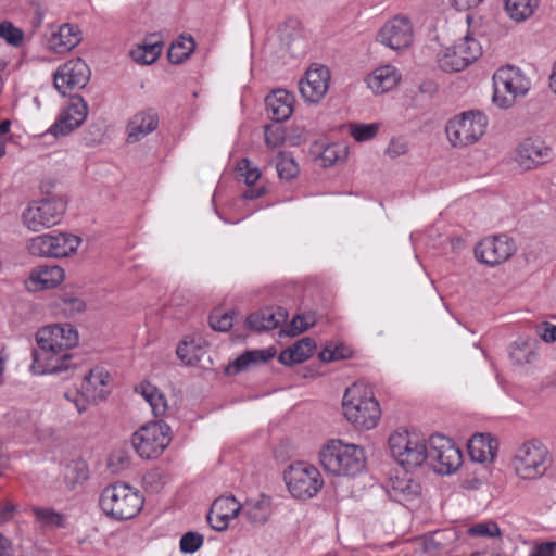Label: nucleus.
<instances>
[{
    "label": "nucleus",
    "mask_w": 556,
    "mask_h": 556,
    "mask_svg": "<svg viewBox=\"0 0 556 556\" xmlns=\"http://www.w3.org/2000/svg\"><path fill=\"white\" fill-rule=\"evenodd\" d=\"M38 349L30 366L35 375L68 371L70 354L66 351L78 343V332L70 324H54L41 328L36 336Z\"/></svg>",
    "instance_id": "nucleus-1"
},
{
    "label": "nucleus",
    "mask_w": 556,
    "mask_h": 556,
    "mask_svg": "<svg viewBox=\"0 0 556 556\" xmlns=\"http://www.w3.org/2000/svg\"><path fill=\"white\" fill-rule=\"evenodd\" d=\"M342 406L344 416L357 429L375 428L381 417V409L366 384H351L345 389Z\"/></svg>",
    "instance_id": "nucleus-2"
},
{
    "label": "nucleus",
    "mask_w": 556,
    "mask_h": 556,
    "mask_svg": "<svg viewBox=\"0 0 556 556\" xmlns=\"http://www.w3.org/2000/svg\"><path fill=\"white\" fill-rule=\"evenodd\" d=\"M324 469L334 476H355L365 467L364 450L342 440H330L319 452Z\"/></svg>",
    "instance_id": "nucleus-3"
},
{
    "label": "nucleus",
    "mask_w": 556,
    "mask_h": 556,
    "mask_svg": "<svg viewBox=\"0 0 556 556\" xmlns=\"http://www.w3.org/2000/svg\"><path fill=\"white\" fill-rule=\"evenodd\" d=\"M551 465L552 455L548 447L536 438L521 442L511 458L513 469L516 476L522 480L542 478Z\"/></svg>",
    "instance_id": "nucleus-4"
},
{
    "label": "nucleus",
    "mask_w": 556,
    "mask_h": 556,
    "mask_svg": "<svg viewBox=\"0 0 556 556\" xmlns=\"http://www.w3.org/2000/svg\"><path fill=\"white\" fill-rule=\"evenodd\" d=\"M143 497L130 485L116 482L103 489L99 504L102 511L115 520H128L143 507Z\"/></svg>",
    "instance_id": "nucleus-5"
},
{
    "label": "nucleus",
    "mask_w": 556,
    "mask_h": 556,
    "mask_svg": "<svg viewBox=\"0 0 556 556\" xmlns=\"http://www.w3.org/2000/svg\"><path fill=\"white\" fill-rule=\"evenodd\" d=\"M488 124V116L483 112L469 110L451 118L445 126V132L453 147L466 148L484 136Z\"/></svg>",
    "instance_id": "nucleus-6"
},
{
    "label": "nucleus",
    "mask_w": 556,
    "mask_h": 556,
    "mask_svg": "<svg viewBox=\"0 0 556 556\" xmlns=\"http://www.w3.org/2000/svg\"><path fill=\"white\" fill-rule=\"evenodd\" d=\"M493 102L501 109L511 108L517 98L523 97L531 88L530 79L514 65L500 67L493 74Z\"/></svg>",
    "instance_id": "nucleus-7"
},
{
    "label": "nucleus",
    "mask_w": 556,
    "mask_h": 556,
    "mask_svg": "<svg viewBox=\"0 0 556 556\" xmlns=\"http://www.w3.org/2000/svg\"><path fill=\"white\" fill-rule=\"evenodd\" d=\"M389 447L396 462L415 468L427 459V441L417 432L400 428L389 437Z\"/></svg>",
    "instance_id": "nucleus-8"
},
{
    "label": "nucleus",
    "mask_w": 556,
    "mask_h": 556,
    "mask_svg": "<svg viewBox=\"0 0 556 556\" xmlns=\"http://www.w3.org/2000/svg\"><path fill=\"white\" fill-rule=\"evenodd\" d=\"M283 479L290 494L302 501L316 496L324 485L319 470L306 462L291 464L286 469Z\"/></svg>",
    "instance_id": "nucleus-9"
},
{
    "label": "nucleus",
    "mask_w": 556,
    "mask_h": 556,
    "mask_svg": "<svg viewBox=\"0 0 556 556\" xmlns=\"http://www.w3.org/2000/svg\"><path fill=\"white\" fill-rule=\"evenodd\" d=\"M81 239L67 232L45 233L27 242V250L34 256L62 258L76 253Z\"/></svg>",
    "instance_id": "nucleus-10"
},
{
    "label": "nucleus",
    "mask_w": 556,
    "mask_h": 556,
    "mask_svg": "<svg viewBox=\"0 0 556 556\" xmlns=\"http://www.w3.org/2000/svg\"><path fill=\"white\" fill-rule=\"evenodd\" d=\"M66 210L60 198L43 199L30 203L22 214L23 225L30 231L39 232L58 225Z\"/></svg>",
    "instance_id": "nucleus-11"
},
{
    "label": "nucleus",
    "mask_w": 556,
    "mask_h": 556,
    "mask_svg": "<svg viewBox=\"0 0 556 556\" xmlns=\"http://www.w3.org/2000/svg\"><path fill=\"white\" fill-rule=\"evenodd\" d=\"M440 475L455 472L463 463V455L456 444L443 434H433L427 443V459Z\"/></svg>",
    "instance_id": "nucleus-12"
},
{
    "label": "nucleus",
    "mask_w": 556,
    "mask_h": 556,
    "mask_svg": "<svg viewBox=\"0 0 556 556\" xmlns=\"http://www.w3.org/2000/svg\"><path fill=\"white\" fill-rule=\"evenodd\" d=\"M482 54L481 45L469 34L437 55L439 67L447 73L460 72Z\"/></svg>",
    "instance_id": "nucleus-13"
},
{
    "label": "nucleus",
    "mask_w": 556,
    "mask_h": 556,
    "mask_svg": "<svg viewBox=\"0 0 556 556\" xmlns=\"http://www.w3.org/2000/svg\"><path fill=\"white\" fill-rule=\"evenodd\" d=\"M169 442V426L162 420L142 426L132 435V446L146 459L156 458Z\"/></svg>",
    "instance_id": "nucleus-14"
},
{
    "label": "nucleus",
    "mask_w": 556,
    "mask_h": 556,
    "mask_svg": "<svg viewBox=\"0 0 556 556\" xmlns=\"http://www.w3.org/2000/svg\"><path fill=\"white\" fill-rule=\"evenodd\" d=\"M90 70L81 59H73L60 65L53 75L55 89L62 94L83 89L89 81Z\"/></svg>",
    "instance_id": "nucleus-15"
},
{
    "label": "nucleus",
    "mask_w": 556,
    "mask_h": 556,
    "mask_svg": "<svg viewBox=\"0 0 556 556\" xmlns=\"http://www.w3.org/2000/svg\"><path fill=\"white\" fill-rule=\"evenodd\" d=\"M515 252V242L506 235L486 237L475 248L477 260L491 267L505 263Z\"/></svg>",
    "instance_id": "nucleus-16"
},
{
    "label": "nucleus",
    "mask_w": 556,
    "mask_h": 556,
    "mask_svg": "<svg viewBox=\"0 0 556 556\" xmlns=\"http://www.w3.org/2000/svg\"><path fill=\"white\" fill-rule=\"evenodd\" d=\"M554 159L552 147L540 138H526L517 149L515 160L519 167L531 170L549 163Z\"/></svg>",
    "instance_id": "nucleus-17"
},
{
    "label": "nucleus",
    "mask_w": 556,
    "mask_h": 556,
    "mask_svg": "<svg viewBox=\"0 0 556 556\" xmlns=\"http://www.w3.org/2000/svg\"><path fill=\"white\" fill-rule=\"evenodd\" d=\"M414 33L409 18L395 16L388 21L379 30L377 40L392 50L399 51L413 43Z\"/></svg>",
    "instance_id": "nucleus-18"
},
{
    "label": "nucleus",
    "mask_w": 556,
    "mask_h": 556,
    "mask_svg": "<svg viewBox=\"0 0 556 556\" xmlns=\"http://www.w3.org/2000/svg\"><path fill=\"white\" fill-rule=\"evenodd\" d=\"M87 115L88 105L86 101L80 96H74L50 127L49 132L55 137L67 136L85 122Z\"/></svg>",
    "instance_id": "nucleus-19"
},
{
    "label": "nucleus",
    "mask_w": 556,
    "mask_h": 556,
    "mask_svg": "<svg viewBox=\"0 0 556 556\" xmlns=\"http://www.w3.org/2000/svg\"><path fill=\"white\" fill-rule=\"evenodd\" d=\"M330 71L325 65L313 64L299 81L302 98L308 103H318L329 89Z\"/></svg>",
    "instance_id": "nucleus-20"
},
{
    "label": "nucleus",
    "mask_w": 556,
    "mask_h": 556,
    "mask_svg": "<svg viewBox=\"0 0 556 556\" xmlns=\"http://www.w3.org/2000/svg\"><path fill=\"white\" fill-rule=\"evenodd\" d=\"M240 511L241 505L233 496H220L213 502L207 521L214 530L224 531Z\"/></svg>",
    "instance_id": "nucleus-21"
},
{
    "label": "nucleus",
    "mask_w": 556,
    "mask_h": 556,
    "mask_svg": "<svg viewBox=\"0 0 556 556\" xmlns=\"http://www.w3.org/2000/svg\"><path fill=\"white\" fill-rule=\"evenodd\" d=\"M105 384H79L64 393V396L74 403L78 413L85 412L89 405L104 401L110 393Z\"/></svg>",
    "instance_id": "nucleus-22"
},
{
    "label": "nucleus",
    "mask_w": 556,
    "mask_h": 556,
    "mask_svg": "<svg viewBox=\"0 0 556 556\" xmlns=\"http://www.w3.org/2000/svg\"><path fill=\"white\" fill-rule=\"evenodd\" d=\"M81 41V33L73 24H63L52 31L47 41V47L54 53H66Z\"/></svg>",
    "instance_id": "nucleus-23"
},
{
    "label": "nucleus",
    "mask_w": 556,
    "mask_h": 556,
    "mask_svg": "<svg viewBox=\"0 0 556 556\" xmlns=\"http://www.w3.org/2000/svg\"><path fill=\"white\" fill-rule=\"evenodd\" d=\"M294 97L285 89H278L265 99L268 116L277 122H285L290 118L293 113Z\"/></svg>",
    "instance_id": "nucleus-24"
},
{
    "label": "nucleus",
    "mask_w": 556,
    "mask_h": 556,
    "mask_svg": "<svg viewBox=\"0 0 556 556\" xmlns=\"http://www.w3.org/2000/svg\"><path fill=\"white\" fill-rule=\"evenodd\" d=\"M420 493V484L413 480L407 473L392 478L390 486L388 488L390 498L403 505L417 500Z\"/></svg>",
    "instance_id": "nucleus-25"
},
{
    "label": "nucleus",
    "mask_w": 556,
    "mask_h": 556,
    "mask_svg": "<svg viewBox=\"0 0 556 556\" xmlns=\"http://www.w3.org/2000/svg\"><path fill=\"white\" fill-rule=\"evenodd\" d=\"M468 454L473 462H492L497 453V440L490 433H476L467 444Z\"/></svg>",
    "instance_id": "nucleus-26"
},
{
    "label": "nucleus",
    "mask_w": 556,
    "mask_h": 556,
    "mask_svg": "<svg viewBox=\"0 0 556 556\" xmlns=\"http://www.w3.org/2000/svg\"><path fill=\"white\" fill-rule=\"evenodd\" d=\"M400 80L401 75L392 65L379 66L366 77L367 87L376 94L391 91Z\"/></svg>",
    "instance_id": "nucleus-27"
},
{
    "label": "nucleus",
    "mask_w": 556,
    "mask_h": 556,
    "mask_svg": "<svg viewBox=\"0 0 556 556\" xmlns=\"http://www.w3.org/2000/svg\"><path fill=\"white\" fill-rule=\"evenodd\" d=\"M288 314L286 309L277 307L276 309L266 307L253 313L247 318V326L255 331H269L276 329L286 321Z\"/></svg>",
    "instance_id": "nucleus-28"
},
{
    "label": "nucleus",
    "mask_w": 556,
    "mask_h": 556,
    "mask_svg": "<svg viewBox=\"0 0 556 556\" xmlns=\"http://www.w3.org/2000/svg\"><path fill=\"white\" fill-rule=\"evenodd\" d=\"M509 358L511 364L519 368L534 364L539 358L536 340L517 339L509 346Z\"/></svg>",
    "instance_id": "nucleus-29"
},
{
    "label": "nucleus",
    "mask_w": 556,
    "mask_h": 556,
    "mask_svg": "<svg viewBox=\"0 0 556 556\" xmlns=\"http://www.w3.org/2000/svg\"><path fill=\"white\" fill-rule=\"evenodd\" d=\"M275 354L276 350L274 348L247 351L226 367V374L232 376L245 371L253 366L266 363L268 359L273 358Z\"/></svg>",
    "instance_id": "nucleus-30"
},
{
    "label": "nucleus",
    "mask_w": 556,
    "mask_h": 556,
    "mask_svg": "<svg viewBox=\"0 0 556 556\" xmlns=\"http://www.w3.org/2000/svg\"><path fill=\"white\" fill-rule=\"evenodd\" d=\"M159 125L157 115L153 112H141L136 114L128 123V142L140 141L143 137L151 134Z\"/></svg>",
    "instance_id": "nucleus-31"
},
{
    "label": "nucleus",
    "mask_w": 556,
    "mask_h": 556,
    "mask_svg": "<svg viewBox=\"0 0 556 556\" xmlns=\"http://www.w3.org/2000/svg\"><path fill=\"white\" fill-rule=\"evenodd\" d=\"M65 277L64 269L58 265H45L35 267L29 280L39 289H52L59 286Z\"/></svg>",
    "instance_id": "nucleus-32"
},
{
    "label": "nucleus",
    "mask_w": 556,
    "mask_h": 556,
    "mask_svg": "<svg viewBox=\"0 0 556 556\" xmlns=\"http://www.w3.org/2000/svg\"><path fill=\"white\" fill-rule=\"evenodd\" d=\"M316 349V344L311 338H303L294 343L292 346L283 350L278 359L281 364L290 366L298 363H303L309 358Z\"/></svg>",
    "instance_id": "nucleus-33"
},
{
    "label": "nucleus",
    "mask_w": 556,
    "mask_h": 556,
    "mask_svg": "<svg viewBox=\"0 0 556 556\" xmlns=\"http://www.w3.org/2000/svg\"><path fill=\"white\" fill-rule=\"evenodd\" d=\"M135 391L146 400L155 416H163L166 413V395L156 384H135Z\"/></svg>",
    "instance_id": "nucleus-34"
},
{
    "label": "nucleus",
    "mask_w": 556,
    "mask_h": 556,
    "mask_svg": "<svg viewBox=\"0 0 556 556\" xmlns=\"http://www.w3.org/2000/svg\"><path fill=\"white\" fill-rule=\"evenodd\" d=\"M241 510L249 522L254 526H262L268 520L271 514L270 501L265 496L257 500H250L244 506H241Z\"/></svg>",
    "instance_id": "nucleus-35"
},
{
    "label": "nucleus",
    "mask_w": 556,
    "mask_h": 556,
    "mask_svg": "<svg viewBox=\"0 0 556 556\" xmlns=\"http://www.w3.org/2000/svg\"><path fill=\"white\" fill-rule=\"evenodd\" d=\"M153 38L154 36L146 38L141 45L130 51V56L136 63L149 65L159 59L162 52V42Z\"/></svg>",
    "instance_id": "nucleus-36"
},
{
    "label": "nucleus",
    "mask_w": 556,
    "mask_h": 556,
    "mask_svg": "<svg viewBox=\"0 0 556 556\" xmlns=\"http://www.w3.org/2000/svg\"><path fill=\"white\" fill-rule=\"evenodd\" d=\"M35 521L41 529L65 528L67 518L64 514L50 507H31Z\"/></svg>",
    "instance_id": "nucleus-37"
},
{
    "label": "nucleus",
    "mask_w": 556,
    "mask_h": 556,
    "mask_svg": "<svg viewBox=\"0 0 556 556\" xmlns=\"http://www.w3.org/2000/svg\"><path fill=\"white\" fill-rule=\"evenodd\" d=\"M539 4L540 0H506L505 9L511 20L523 22L534 14Z\"/></svg>",
    "instance_id": "nucleus-38"
},
{
    "label": "nucleus",
    "mask_w": 556,
    "mask_h": 556,
    "mask_svg": "<svg viewBox=\"0 0 556 556\" xmlns=\"http://www.w3.org/2000/svg\"><path fill=\"white\" fill-rule=\"evenodd\" d=\"M194 48L195 42L191 36H181L169 47L168 60L173 64H180L191 55Z\"/></svg>",
    "instance_id": "nucleus-39"
},
{
    "label": "nucleus",
    "mask_w": 556,
    "mask_h": 556,
    "mask_svg": "<svg viewBox=\"0 0 556 556\" xmlns=\"http://www.w3.org/2000/svg\"><path fill=\"white\" fill-rule=\"evenodd\" d=\"M88 479V468L83 460H72L64 470V480L70 486H74Z\"/></svg>",
    "instance_id": "nucleus-40"
},
{
    "label": "nucleus",
    "mask_w": 556,
    "mask_h": 556,
    "mask_svg": "<svg viewBox=\"0 0 556 556\" xmlns=\"http://www.w3.org/2000/svg\"><path fill=\"white\" fill-rule=\"evenodd\" d=\"M468 535L482 539H498L502 531L495 521H482L472 525L467 530Z\"/></svg>",
    "instance_id": "nucleus-41"
},
{
    "label": "nucleus",
    "mask_w": 556,
    "mask_h": 556,
    "mask_svg": "<svg viewBox=\"0 0 556 556\" xmlns=\"http://www.w3.org/2000/svg\"><path fill=\"white\" fill-rule=\"evenodd\" d=\"M348 128L349 134L354 138L355 141L365 142L377 136L380 125L378 123H351L349 124Z\"/></svg>",
    "instance_id": "nucleus-42"
},
{
    "label": "nucleus",
    "mask_w": 556,
    "mask_h": 556,
    "mask_svg": "<svg viewBox=\"0 0 556 556\" xmlns=\"http://www.w3.org/2000/svg\"><path fill=\"white\" fill-rule=\"evenodd\" d=\"M352 351L344 344L327 343L319 353V358L324 363L340 361L350 357Z\"/></svg>",
    "instance_id": "nucleus-43"
},
{
    "label": "nucleus",
    "mask_w": 556,
    "mask_h": 556,
    "mask_svg": "<svg viewBox=\"0 0 556 556\" xmlns=\"http://www.w3.org/2000/svg\"><path fill=\"white\" fill-rule=\"evenodd\" d=\"M0 38L12 47H20L24 40V31L10 21L0 23Z\"/></svg>",
    "instance_id": "nucleus-44"
},
{
    "label": "nucleus",
    "mask_w": 556,
    "mask_h": 556,
    "mask_svg": "<svg viewBox=\"0 0 556 556\" xmlns=\"http://www.w3.org/2000/svg\"><path fill=\"white\" fill-rule=\"evenodd\" d=\"M237 169L240 176L244 178V182L248 186H253L261 177V170L256 166H253L248 159L239 161Z\"/></svg>",
    "instance_id": "nucleus-45"
},
{
    "label": "nucleus",
    "mask_w": 556,
    "mask_h": 556,
    "mask_svg": "<svg viewBox=\"0 0 556 556\" xmlns=\"http://www.w3.org/2000/svg\"><path fill=\"white\" fill-rule=\"evenodd\" d=\"M204 538L197 532H187L180 539V549L182 553L192 554L201 548Z\"/></svg>",
    "instance_id": "nucleus-46"
},
{
    "label": "nucleus",
    "mask_w": 556,
    "mask_h": 556,
    "mask_svg": "<svg viewBox=\"0 0 556 556\" xmlns=\"http://www.w3.org/2000/svg\"><path fill=\"white\" fill-rule=\"evenodd\" d=\"M280 178L290 180L299 173V166L292 157L281 156L276 165Z\"/></svg>",
    "instance_id": "nucleus-47"
},
{
    "label": "nucleus",
    "mask_w": 556,
    "mask_h": 556,
    "mask_svg": "<svg viewBox=\"0 0 556 556\" xmlns=\"http://www.w3.org/2000/svg\"><path fill=\"white\" fill-rule=\"evenodd\" d=\"M233 325V317L229 312H213L210 315V326L216 331L226 332Z\"/></svg>",
    "instance_id": "nucleus-48"
},
{
    "label": "nucleus",
    "mask_w": 556,
    "mask_h": 556,
    "mask_svg": "<svg viewBox=\"0 0 556 556\" xmlns=\"http://www.w3.org/2000/svg\"><path fill=\"white\" fill-rule=\"evenodd\" d=\"M409 150L408 142L404 138H392L384 150V154L390 159H396L405 155Z\"/></svg>",
    "instance_id": "nucleus-49"
},
{
    "label": "nucleus",
    "mask_w": 556,
    "mask_h": 556,
    "mask_svg": "<svg viewBox=\"0 0 556 556\" xmlns=\"http://www.w3.org/2000/svg\"><path fill=\"white\" fill-rule=\"evenodd\" d=\"M84 382H90V380H96L97 382H106L108 380L113 379L112 374L104 365H98L88 371H86L83 376Z\"/></svg>",
    "instance_id": "nucleus-50"
},
{
    "label": "nucleus",
    "mask_w": 556,
    "mask_h": 556,
    "mask_svg": "<svg viewBox=\"0 0 556 556\" xmlns=\"http://www.w3.org/2000/svg\"><path fill=\"white\" fill-rule=\"evenodd\" d=\"M315 324V317H309V321H305V316L298 315L295 316L288 330L287 334L291 337H295L300 334L301 332L307 330L309 327L314 326Z\"/></svg>",
    "instance_id": "nucleus-51"
},
{
    "label": "nucleus",
    "mask_w": 556,
    "mask_h": 556,
    "mask_svg": "<svg viewBox=\"0 0 556 556\" xmlns=\"http://www.w3.org/2000/svg\"><path fill=\"white\" fill-rule=\"evenodd\" d=\"M536 334L545 342H556V325L543 321L536 326Z\"/></svg>",
    "instance_id": "nucleus-52"
},
{
    "label": "nucleus",
    "mask_w": 556,
    "mask_h": 556,
    "mask_svg": "<svg viewBox=\"0 0 556 556\" xmlns=\"http://www.w3.org/2000/svg\"><path fill=\"white\" fill-rule=\"evenodd\" d=\"M63 309L70 315L81 313L86 305L79 298H64L62 299Z\"/></svg>",
    "instance_id": "nucleus-53"
},
{
    "label": "nucleus",
    "mask_w": 556,
    "mask_h": 556,
    "mask_svg": "<svg viewBox=\"0 0 556 556\" xmlns=\"http://www.w3.org/2000/svg\"><path fill=\"white\" fill-rule=\"evenodd\" d=\"M193 345L189 344L187 342H184L177 346L176 353L179 359L187 364V365H193L197 361V356L191 354Z\"/></svg>",
    "instance_id": "nucleus-54"
},
{
    "label": "nucleus",
    "mask_w": 556,
    "mask_h": 556,
    "mask_svg": "<svg viewBox=\"0 0 556 556\" xmlns=\"http://www.w3.org/2000/svg\"><path fill=\"white\" fill-rule=\"evenodd\" d=\"M129 466V457L117 452L111 454L109 458V467L112 468L113 471H119Z\"/></svg>",
    "instance_id": "nucleus-55"
},
{
    "label": "nucleus",
    "mask_w": 556,
    "mask_h": 556,
    "mask_svg": "<svg viewBox=\"0 0 556 556\" xmlns=\"http://www.w3.org/2000/svg\"><path fill=\"white\" fill-rule=\"evenodd\" d=\"M16 506L14 504H0V525L10 521L13 518Z\"/></svg>",
    "instance_id": "nucleus-56"
},
{
    "label": "nucleus",
    "mask_w": 556,
    "mask_h": 556,
    "mask_svg": "<svg viewBox=\"0 0 556 556\" xmlns=\"http://www.w3.org/2000/svg\"><path fill=\"white\" fill-rule=\"evenodd\" d=\"M482 0H450L451 4L458 11H467L476 8Z\"/></svg>",
    "instance_id": "nucleus-57"
},
{
    "label": "nucleus",
    "mask_w": 556,
    "mask_h": 556,
    "mask_svg": "<svg viewBox=\"0 0 556 556\" xmlns=\"http://www.w3.org/2000/svg\"><path fill=\"white\" fill-rule=\"evenodd\" d=\"M249 188L243 192V198L245 200H255L263 197L266 193V188L264 186L253 187L248 186Z\"/></svg>",
    "instance_id": "nucleus-58"
},
{
    "label": "nucleus",
    "mask_w": 556,
    "mask_h": 556,
    "mask_svg": "<svg viewBox=\"0 0 556 556\" xmlns=\"http://www.w3.org/2000/svg\"><path fill=\"white\" fill-rule=\"evenodd\" d=\"M282 136L273 131L269 127L265 129V141L268 147L275 148L281 142Z\"/></svg>",
    "instance_id": "nucleus-59"
},
{
    "label": "nucleus",
    "mask_w": 556,
    "mask_h": 556,
    "mask_svg": "<svg viewBox=\"0 0 556 556\" xmlns=\"http://www.w3.org/2000/svg\"><path fill=\"white\" fill-rule=\"evenodd\" d=\"M8 555V540L7 538L0 533V556Z\"/></svg>",
    "instance_id": "nucleus-60"
},
{
    "label": "nucleus",
    "mask_w": 556,
    "mask_h": 556,
    "mask_svg": "<svg viewBox=\"0 0 556 556\" xmlns=\"http://www.w3.org/2000/svg\"><path fill=\"white\" fill-rule=\"evenodd\" d=\"M549 87L552 91L556 94V62L554 63L553 72L549 77Z\"/></svg>",
    "instance_id": "nucleus-61"
},
{
    "label": "nucleus",
    "mask_w": 556,
    "mask_h": 556,
    "mask_svg": "<svg viewBox=\"0 0 556 556\" xmlns=\"http://www.w3.org/2000/svg\"><path fill=\"white\" fill-rule=\"evenodd\" d=\"M11 123L10 121H3L0 123V135H5L10 130Z\"/></svg>",
    "instance_id": "nucleus-62"
},
{
    "label": "nucleus",
    "mask_w": 556,
    "mask_h": 556,
    "mask_svg": "<svg viewBox=\"0 0 556 556\" xmlns=\"http://www.w3.org/2000/svg\"><path fill=\"white\" fill-rule=\"evenodd\" d=\"M8 356L0 352V377L2 376L4 369H5V363H7Z\"/></svg>",
    "instance_id": "nucleus-63"
},
{
    "label": "nucleus",
    "mask_w": 556,
    "mask_h": 556,
    "mask_svg": "<svg viewBox=\"0 0 556 556\" xmlns=\"http://www.w3.org/2000/svg\"><path fill=\"white\" fill-rule=\"evenodd\" d=\"M333 152V149L332 148H327L324 152V157L325 160H330V156H328V154L332 153Z\"/></svg>",
    "instance_id": "nucleus-64"
}]
</instances>
